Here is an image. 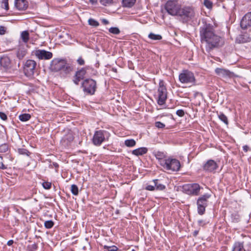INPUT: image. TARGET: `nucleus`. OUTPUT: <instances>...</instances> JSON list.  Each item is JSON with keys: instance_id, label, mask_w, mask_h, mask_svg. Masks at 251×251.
Returning a JSON list of instances; mask_svg holds the SVG:
<instances>
[{"instance_id": "f257e3e1", "label": "nucleus", "mask_w": 251, "mask_h": 251, "mask_svg": "<svg viewBox=\"0 0 251 251\" xmlns=\"http://www.w3.org/2000/svg\"><path fill=\"white\" fill-rule=\"evenodd\" d=\"M200 27L201 43L205 45L206 51L209 53L215 48L221 46L222 38L215 33L214 26L206 22Z\"/></svg>"}, {"instance_id": "f03ea898", "label": "nucleus", "mask_w": 251, "mask_h": 251, "mask_svg": "<svg viewBox=\"0 0 251 251\" xmlns=\"http://www.w3.org/2000/svg\"><path fill=\"white\" fill-rule=\"evenodd\" d=\"M183 23H186L194 18L195 9L193 6H185L180 8L177 15Z\"/></svg>"}, {"instance_id": "7ed1b4c3", "label": "nucleus", "mask_w": 251, "mask_h": 251, "mask_svg": "<svg viewBox=\"0 0 251 251\" xmlns=\"http://www.w3.org/2000/svg\"><path fill=\"white\" fill-rule=\"evenodd\" d=\"M81 87L82 88L84 93L93 95L97 88V82L92 78L84 79L81 83Z\"/></svg>"}, {"instance_id": "20e7f679", "label": "nucleus", "mask_w": 251, "mask_h": 251, "mask_svg": "<svg viewBox=\"0 0 251 251\" xmlns=\"http://www.w3.org/2000/svg\"><path fill=\"white\" fill-rule=\"evenodd\" d=\"M157 103L159 105H164L167 99V90L163 80H160L157 89Z\"/></svg>"}, {"instance_id": "39448f33", "label": "nucleus", "mask_w": 251, "mask_h": 251, "mask_svg": "<svg viewBox=\"0 0 251 251\" xmlns=\"http://www.w3.org/2000/svg\"><path fill=\"white\" fill-rule=\"evenodd\" d=\"M181 6L176 0H169L164 6L165 10L170 15L177 16Z\"/></svg>"}, {"instance_id": "423d86ee", "label": "nucleus", "mask_w": 251, "mask_h": 251, "mask_svg": "<svg viewBox=\"0 0 251 251\" xmlns=\"http://www.w3.org/2000/svg\"><path fill=\"white\" fill-rule=\"evenodd\" d=\"M211 197V192L206 193L200 197L197 200L198 213L202 215L205 211V207L207 206L208 200Z\"/></svg>"}, {"instance_id": "0eeeda50", "label": "nucleus", "mask_w": 251, "mask_h": 251, "mask_svg": "<svg viewBox=\"0 0 251 251\" xmlns=\"http://www.w3.org/2000/svg\"><path fill=\"white\" fill-rule=\"evenodd\" d=\"M164 169L172 171H178L180 164L179 161L174 158H168L165 162L162 161V166Z\"/></svg>"}, {"instance_id": "6e6552de", "label": "nucleus", "mask_w": 251, "mask_h": 251, "mask_svg": "<svg viewBox=\"0 0 251 251\" xmlns=\"http://www.w3.org/2000/svg\"><path fill=\"white\" fill-rule=\"evenodd\" d=\"M201 188L198 183H188L183 185L182 191L187 195L198 196Z\"/></svg>"}, {"instance_id": "1a4fd4ad", "label": "nucleus", "mask_w": 251, "mask_h": 251, "mask_svg": "<svg viewBox=\"0 0 251 251\" xmlns=\"http://www.w3.org/2000/svg\"><path fill=\"white\" fill-rule=\"evenodd\" d=\"M178 78L182 83H195L196 82L193 73L188 70H183L179 75Z\"/></svg>"}, {"instance_id": "9d476101", "label": "nucleus", "mask_w": 251, "mask_h": 251, "mask_svg": "<svg viewBox=\"0 0 251 251\" xmlns=\"http://www.w3.org/2000/svg\"><path fill=\"white\" fill-rule=\"evenodd\" d=\"M36 62L33 60H27L26 61L24 66V73L25 76L31 77L34 74Z\"/></svg>"}, {"instance_id": "9b49d317", "label": "nucleus", "mask_w": 251, "mask_h": 251, "mask_svg": "<svg viewBox=\"0 0 251 251\" xmlns=\"http://www.w3.org/2000/svg\"><path fill=\"white\" fill-rule=\"evenodd\" d=\"M66 59L54 58L50 62V68L52 72H58L65 65Z\"/></svg>"}, {"instance_id": "f8f14e48", "label": "nucleus", "mask_w": 251, "mask_h": 251, "mask_svg": "<svg viewBox=\"0 0 251 251\" xmlns=\"http://www.w3.org/2000/svg\"><path fill=\"white\" fill-rule=\"evenodd\" d=\"M109 133L105 130L96 131L93 136L92 141H106L108 140Z\"/></svg>"}, {"instance_id": "ddd939ff", "label": "nucleus", "mask_w": 251, "mask_h": 251, "mask_svg": "<svg viewBox=\"0 0 251 251\" xmlns=\"http://www.w3.org/2000/svg\"><path fill=\"white\" fill-rule=\"evenodd\" d=\"M34 55L40 60H49L51 59L53 54L52 52L44 50H37L34 51Z\"/></svg>"}, {"instance_id": "4468645a", "label": "nucleus", "mask_w": 251, "mask_h": 251, "mask_svg": "<svg viewBox=\"0 0 251 251\" xmlns=\"http://www.w3.org/2000/svg\"><path fill=\"white\" fill-rule=\"evenodd\" d=\"M11 67V61L10 58L3 55L0 57V70L7 71Z\"/></svg>"}, {"instance_id": "2eb2a0df", "label": "nucleus", "mask_w": 251, "mask_h": 251, "mask_svg": "<svg viewBox=\"0 0 251 251\" xmlns=\"http://www.w3.org/2000/svg\"><path fill=\"white\" fill-rule=\"evenodd\" d=\"M240 26L243 29H246L251 26V12L245 14L240 22Z\"/></svg>"}, {"instance_id": "dca6fc26", "label": "nucleus", "mask_w": 251, "mask_h": 251, "mask_svg": "<svg viewBox=\"0 0 251 251\" xmlns=\"http://www.w3.org/2000/svg\"><path fill=\"white\" fill-rule=\"evenodd\" d=\"M215 72L218 75L222 77L231 78L234 76V74L233 72L223 68H217L215 70Z\"/></svg>"}, {"instance_id": "f3484780", "label": "nucleus", "mask_w": 251, "mask_h": 251, "mask_svg": "<svg viewBox=\"0 0 251 251\" xmlns=\"http://www.w3.org/2000/svg\"><path fill=\"white\" fill-rule=\"evenodd\" d=\"M218 168V165L213 160H208L203 165V170L207 172H213Z\"/></svg>"}, {"instance_id": "a211bd4d", "label": "nucleus", "mask_w": 251, "mask_h": 251, "mask_svg": "<svg viewBox=\"0 0 251 251\" xmlns=\"http://www.w3.org/2000/svg\"><path fill=\"white\" fill-rule=\"evenodd\" d=\"M251 41V38L250 35L247 32L239 35L236 38L235 42L238 44H243L250 42Z\"/></svg>"}, {"instance_id": "6ab92c4d", "label": "nucleus", "mask_w": 251, "mask_h": 251, "mask_svg": "<svg viewBox=\"0 0 251 251\" xmlns=\"http://www.w3.org/2000/svg\"><path fill=\"white\" fill-rule=\"evenodd\" d=\"M15 7L19 10H25L28 7V2L26 0H15Z\"/></svg>"}, {"instance_id": "aec40b11", "label": "nucleus", "mask_w": 251, "mask_h": 251, "mask_svg": "<svg viewBox=\"0 0 251 251\" xmlns=\"http://www.w3.org/2000/svg\"><path fill=\"white\" fill-rule=\"evenodd\" d=\"M73 71V67L70 64L67 63V61L65 63V65L62 67L59 71L61 75L64 76L70 74Z\"/></svg>"}, {"instance_id": "412c9836", "label": "nucleus", "mask_w": 251, "mask_h": 251, "mask_svg": "<svg viewBox=\"0 0 251 251\" xmlns=\"http://www.w3.org/2000/svg\"><path fill=\"white\" fill-rule=\"evenodd\" d=\"M27 53V50L24 45H21L19 47L16 55L17 58L20 59H23Z\"/></svg>"}, {"instance_id": "4be33fe9", "label": "nucleus", "mask_w": 251, "mask_h": 251, "mask_svg": "<svg viewBox=\"0 0 251 251\" xmlns=\"http://www.w3.org/2000/svg\"><path fill=\"white\" fill-rule=\"evenodd\" d=\"M153 154L158 160L159 164L162 166V161L165 162L166 159V154L164 152L161 151H155L153 152Z\"/></svg>"}, {"instance_id": "5701e85b", "label": "nucleus", "mask_w": 251, "mask_h": 251, "mask_svg": "<svg viewBox=\"0 0 251 251\" xmlns=\"http://www.w3.org/2000/svg\"><path fill=\"white\" fill-rule=\"evenodd\" d=\"M148 149L146 147H141L135 150L132 151V153L136 156L143 155L148 152Z\"/></svg>"}, {"instance_id": "b1692460", "label": "nucleus", "mask_w": 251, "mask_h": 251, "mask_svg": "<svg viewBox=\"0 0 251 251\" xmlns=\"http://www.w3.org/2000/svg\"><path fill=\"white\" fill-rule=\"evenodd\" d=\"M87 67L81 68L80 69L76 71L75 73V76H78L79 78H81L82 80H84L85 75L87 73Z\"/></svg>"}, {"instance_id": "393cba45", "label": "nucleus", "mask_w": 251, "mask_h": 251, "mask_svg": "<svg viewBox=\"0 0 251 251\" xmlns=\"http://www.w3.org/2000/svg\"><path fill=\"white\" fill-rule=\"evenodd\" d=\"M152 182L154 184L155 190L162 191L166 188V186L161 183L158 179H153Z\"/></svg>"}, {"instance_id": "a878e982", "label": "nucleus", "mask_w": 251, "mask_h": 251, "mask_svg": "<svg viewBox=\"0 0 251 251\" xmlns=\"http://www.w3.org/2000/svg\"><path fill=\"white\" fill-rule=\"evenodd\" d=\"M136 1V0H123V5L126 7L130 8L134 5Z\"/></svg>"}, {"instance_id": "bb28decb", "label": "nucleus", "mask_w": 251, "mask_h": 251, "mask_svg": "<svg viewBox=\"0 0 251 251\" xmlns=\"http://www.w3.org/2000/svg\"><path fill=\"white\" fill-rule=\"evenodd\" d=\"M21 37L23 41L25 43H27L29 40V32L26 30L23 31L21 33Z\"/></svg>"}, {"instance_id": "cd10ccee", "label": "nucleus", "mask_w": 251, "mask_h": 251, "mask_svg": "<svg viewBox=\"0 0 251 251\" xmlns=\"http://www.w3.org/2000/svg\"><path fill=\"white\" fill-rule=\"evenodd\" d=\"M31 116L30 114L28 113H24L19 115V119L22 122H26L30 120Z\"/></svg>"}, {"instance_id": "c85d7f7f", "label": "nucleus", "mask_w": 251, "mask_h": 251, "mask_svg": "<svg viewBox=\"0 0 251 251\" xmlns=\"http://www.w3.org/2000/svg\"><path fill=\"white\" fill-rule=\"evenodd\" d=\"M218 118L221 121H222L226 125H227L228 124L227 117L223 113L220 112L218 114Z\"/></svg>"}, {"instance_id": "c756f323", "label": "nucleus", "mask_w": 251, "mask_h": 251, "mask_svg": "<svg viewBox=\"0 0 251 251\" xmlns=\"http://www.w3.org/2000/svg\"><path fill=\"white\" fill-rule=\"evenodd\" d=\"M148 37L150 39L153 40H160L162 38L161 35H160L159 34H155L152 32L150 33L149 34Z\"/></svg>"}, {"instance_id": "7c9ffc66", "label": "nucleus", "mask_w": 251, "mask_h": 251, "mask_svg": "<svg viewBox=\"0 0 251 251\" xmlns=\"http://www.w3.org/2000/svg\"><path fill=\"white\" fill-rule=\"evenodd\" d=\"M74 137L72 132H69L63 138V141H73Z\"/></svg>"}, {"instance_id": "2f4dec72", "label": "nucleus", "mask_w": 251, "mask_h": 251, "mask_svg": "<svg viewBox=\"0 0 251 251\" xmlns=\"http://www.w3.org/2000/svg\"><path fill=\"white\" fill-rule=\"evenodd\" d=\"M243 249V244L242 243L237 242L235 243L232 251H242Z\"/></svg>"}, {"instance_id": "473e14b6", "label": "nucleus", "mask_w": 251, "mask_h": 251, "mask_svg": "<svg viewBox=\"0 0 251 251\" xmlns=\"http://www.w3.org/2000/svg\"><path fill=\"white\" fill-rule=\"evenodd\" d=\"M88 24L93 27H98L99 26V23L96 20L93 18H90L88 21Z\"/></svg>"}, {"instance_id": "72a5a7b5", "label": "nucleus", "mask_w": 251, "mask_h": 251, "mask_svg": "<svg viewBox=\"0 0 251 251\" xmlns=\"http://www.w3.org/2000/svg\"><path fill=\"white\" fill-rule=\"evenodd\" d=\"M18 151L19 154L22 155H26L27 156H29L31 153L26 149L25 148H19L18 149Z\"/></svg>"}, {"instance_id": "f704fd0d", "label": "nucleus", "mask_w": 251, "mask_h": 251, "mask_svg": "<svg viewBox=\"0 0 251 251\" xmlns=\"http://www.w3.org/2000/svg\"><path fill=\"white\" fill-rule=\"evenodd\" d=\"M109 32L115 35H118L120 33V30L117 27H112L109 29Z\"/></svg>"}, {"instance_id": "c9c22d12", "label": "nucleus", "mask_w": 251, "mask_h": 251, "mask_svg": "<svg viewBox=\"0 0 251 251\" xmlns=\"http://www.w3.org/2000/svg\"><path fill=\"white\" fill-rule=\"evenodd\" d=\"M71 192L74 195H77L78 194V189L77 186L75 184L71 185Z\"/></svg>"}, {"instance_id": "e433bc0d", "label": "nucleus", "mask_w": 251, "mask_h": 251, "mask_svg": "<svg viewBox=\"0 0 251 251\" xmlns=\"http://www.w3.org/2000/svg\"><path fill=\"white\" fill-rule=\"evenodd\" d=\"M103 248L106 249L108 251H118L119 250L118 247L115 246H108L104 245Z\"/></svg>"}, {"instance_id": "4c0bfd02", "label": "nucleus", "mask_w": 251, "mask_h": 251, "mask_svg": "<svg viewBox=\"0 0 251 251\" xmlns=\"http://www.w3.org/2000/svg\"><path fill=\"white\" fill-rule=\"evenodd\" d=\"M204 5L208 9H211L213 6V3L210 0H204L203 1Z\"/></svg>"}, {"instance_id": "58836bf2", "label": "nucleus", "mask_w": 251, "mask_h": 251, "mask_svg": "<svg viewBox=\"0 0 251 251\" xmlns=\"http://www.w3.org/2000/svg\"><path fill=\"white\" fill-rule=\"evenodd\" d=\"M54 225V223L51 220L47 221L44 223V226L46 228H51Z\"/></svg>"}, {"instance_id": "ea45409f", "label": "nucleus", "mask_w": 251, "mask_h": 251, "mask_svg": "<svg viewBox=\"0 0 251 251\" xmlns=\"http://www.w3.org/2000/svg\"><path fill=\"white\" fill-rule=\"evenodd\" d=\"M8 150V146L7 144L4 143L0 146V152H5Z\"/></svg>"}, {"instance_id": "a19ab883", "label": "nucleus", "mask_w": 251, "mask_h": 251, "mask_svg": "<svg viewBox=\"0 0 251 251\" xmlns=\"http://www.w3.org/2000/svg\"><path fill=\"white\" fill-rule=\"evenodd\" d=\"M1 7L7 11L9 9L8 0H2Z\"/></svg>"}, {"instance_id": "79ce46f5", "label": "nucleus", "mask_w": 251, "mask_h": 251, "mask_svg": "<svg viewBox=\"0 0 251 251\" xmlns=\"http://www.w3.org/2000/svg\"><path fill=\"white\" fill-rule=\"evenodd\" d=\"M155 126L158 128H163L165 127L166 124L161 122H155L154 124Z\"/></svg>"}, {"instance_id": "37998d69", "label": "nucleus", "mask_w": 251, "mask_h": 251, "mask_svg": "<svg viewBox=\"0 0 251 251\" xmlns=\"http://www.w3.org/2000/svg\"><path fill=\"white\" fill-rule=\"evenodd\" d=\"M100 3L104 6L113 3V0H100Z\"/></svg>"}, {"instance_id": "c03bdc74", "label": "nucleus", "mask_w": 251, "mask_h": 251, "mask_svg": "<svg viewBox=\"0 0 251 251\" xmlns=\"http://www.w3.org/2000/svg\"><path fill=\"white\" fill-rule=\"evenodd\" d=\"M42 186L45 189H50L51 188V183L49 182H44Z\"/></svg>"}, {"instance_id": "a18cd8bd", "label": "nucleus", "mask_w": 251, "mask_h": 251, "mask_svg": "<svg viewBox=\"0 0 251 251\" xmlns=\"http://www.w3.org/2000/svg\"><path fill=\"white\" fill-rule=\"evenodd\" d=\"M145 189L148 191H154L155 190L154 184L153 185H147Z\"/></svg>"}, {"instance_id": "49530a36", "label": "nucleus", "mask_w": 251, "mask_h": 251, "mask_svg": "<svg viewBox=\"0 0 251 251\" xmlns=\"http://www.w3.org/2000/svg\"><path fill=\"white\" fill-rule=\"evenodd\" d=\"M81 80H82L81 78H79L78 76H75V75L73 81L75 85H78Z\"/></svg>"}, {"instance_id": "de8ad7c7", "label": "nucleus", "mask_w": 251, "mask_h": 251, "mask_svg": "<svg viewBox=\"0 0 251 251\" xmlns=\"http://www.w3.org/2000/svg\"><path fill=\"white\" fill-rule=\"evenodd\" d=\"M77 63L80 66L84 65L85 64V61L81 56L79 57L76 60Z\"/></svg>"}, {"instance_id": "09e8293b", "label": "nucleus", "mask_w": 251, "mask_h": 251, "mask_svg": "<svg viewBox=\"0 0 251 251\" xmlns=\"http://www.w3.org/2000/svg\"><path fill=\"white\" fill-rule=\"evenodd\" d=\"M176 114L179 117H183L185 113H184V111L183 110H182V109H179V110H177L176 111Z\"/></svg>"}, {"instance_id": "8fccbe9b", "label": "nucleus", "mask_w": 251, "mask_h": 251, "mask_svg": "<svg viewBox=\"0 0 251 251\" xmlns=\"http://www.w3.org/2000/svg\"><path fill=\"white\" fill-rule=\"evenodd\" d=\"M6 32V28L3 26H0V35H4Z\"/></svg>"}, {"instance_id": "3c124183", "label": "nucleus", "mask_w": 251, "mask_h": 251, "mask_svg": "<svg viewBox=\"0 0 251 251\" xmlns=\"http://www.w3.org/2000/svg\"><path fill=\"white\" fill-rule=\"evenodd\" d=\"M0 118L3 121H6L7 119V116L4 113L0 112Z\"/></svg>"}, {"instance_id": "603ef678", "label": "nucleus", "mask_w": 251, "mask_h": 251, "mask_svg": "<svg viewBox=\"0 0 251 251\" xmlns=\"http://www.w3.org/2000/svg\"><path fill=\"white\" fill-rule=\"evenodd\" d=\"M125 144L126 147H132L135 145L136 142H125Z\"/></svg>"}, {"instance_id": "864d4df0", "label": "nucleus", "mask_w": 251, "mask_h": 251, "mask_svg": "<svg viewBox=\"0 0 251 251\" xmlns=\"http://www.w3.org/2000/svg\"><path fill=\"white\" fill-rule=\"evenodd\" d=\"M0 168L2 169H6V167L3 164L2 157H0Z\"/></svg>"}, {"instance_id": "5fc2aeb1", "label": "nucleus", "mask_w": 251, "mask_h": 251, "mask_svg": "<svg viewBox=\"0 0 251 251\" xmlns=\"http://www.w3.org/2000/svg\"><path fill=\"white\" fill-rule=\"evenodd\" d=\"M101 23L104 25H107L109 24V21L105 19H101Z\"/></svg>"}, {"instance_id": "6e6d98bb", "label": "nucleus", "mask_w": 251, "mask_h": 251, "mask_svg": "<svg viewBox=\"0 0 251 251\" xmlns=\"http://www.w3.org/2000/svg\"><path fill=\"white\" fill-rule=\"evenodd\" d=\"M14 243V241L13 240H9L7 243V245L9 246H11Z\"/></svg>"}, {"instance_id": "4d7b16f0", "label": "nucleus", "mask_w": 251, "mask_h": 251, "mask_svg": "<svg viewBox=\"0 0 251 251\" xmlns=\"http://www.w3.org/2000/svg\"><path fill=\"white\" fill-rule=\"evenodd\" d=\"M249 147L248 146H247V145L244 146L243 147V150L246 152L248 151L249 150Z\"/></svg>"}, {"instance_id": "13d9d810", "label": "nucleus", "mask_w": 251, "mask_h": 251, "mask_svg": "<svg viewBox=\"0 0 251 251\" xmlns=\"http://www.w3.org/2000/svg\"><path fill=\"white\" fill-rule=\"evenodd\" d=\"M102 142H93L94 145L96 146H100Z\"/></svg>"}, {"instance_id": "bf43d9fd", "label": "nucleus", "mask_w": 251, "mask_h": 251, "mask_svg": "<svg viewBox=\"0 0 251 251\" xmlns=\"http://www.w3.org/2000/svg\"><path fill=\"white\" fill-rule=\"evenodd\" d=\"M90 2L92 4H95L97 2L98 0H89Z\"/></svg>"}, {"instance_id": "052dcab7", "label": "nucleus", "mask_w": 251, "mask_h": 251, "mask_svg": "<svg viewBox=\"0 0 251 251\" xmlns=\"http://www.w3.org/2000/svg\"><path fill=\"white\" fill-rule=\"evenodd\" d=\"M125 141H130V142H131V141H135L133 139H126L125 140Z\"/></svg>"}, {"instance_id": "680f3d73", "label": "nucleus", "mask_w": 251, "mask_h": 251, "mask_svg": "<svg viewBox=\"0 0 251 251\" xmlns=\"http://www.w3.org/2000/svg\"><path fill=\"white\" fill-rule=\"evenodd\" d=\"M171 127V126H168L167 127V129H169V128H170Z\"/></svg>"}, {"instance_id": "e2e57ef3", "label": "nucleus", "mask_w": 251, "mask_h": 251, "mask_svg": "<svg viewBox=\"0 0 251 251\" xmlns=\"http://www.w3.org/2000/svg\"><path fill=\"white\" fill-rule=\"evenodd\" d=\"M197 231H195V235H197Z\"/></svg>"}, {"instance_id": "0e129e2a", "label": "nucleus", "mask_w": 251, "mask_h": 251, "mask_svg": "<svg viewBox=\"0 0 251 251\" xmlns=\"http://www.w3.org/2000/svg\"><path fill=\"white\" fill-rule=\"evenodd\" d=\"M199 223H201V221H199Z\"/></svg>"}, {"instance_id": "69168bd1", "label": "nucleus", "mask_w": 251, "mask_h": 251, "mask_svg": "<svg viewBox=\"0 0 251 251\" xmlns=\"http://www.w3.org/2000/svg\"><path fill=\"white\" fill-rule=\"evenodd\" d=\"M132 251H135L134 250H132Z\"/></svg>"}]
</instances>
